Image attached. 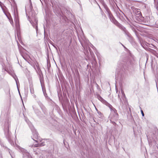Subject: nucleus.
<instances>
[{"instance_id":"nucleus-1","label":"nucleus","mask_w":158,"mask_h":158,"mask_svg":"<svg viewBox=\"0 0 158 158\" xmlns=\"http://www.w3.org/2000/svg\"><path fill=\"white\" fill-rule=\"evenodd\" d=\"M97 96L99 100L110 109L111 113L109 116L110 121L113 124L116 125V123L115 121L117 120L118 119V115L117 110L110 104L102 98L99 95H97Z\"/></svg>"},{"instance_id":"nucleus-2","label":"nucleus","mask_w":158,"mask_h":158,"mask_svg":"<svg viewBox=\"0 0 158 158\" xmlns=\"http://www.w3.org/2000/svg\"><path fill=\"white\" fill-rule=\"evenodd\" d=\"M135 64V60L133 58H131L123 63V66L124 69L131 72L134 70Z\"/></svg>"},{"instance_id":"nucleus-3","label":"nucleus","mask_w":158,"mask_h":158,"mask_svg":"<svg viewBox=\"0 0 158 158\" xmlns=\"http://www.w3.org/2000/svg\"><path fill=\"white\" fill-rule=\"evenodd\" d=\"M151 134V136L148 137V136L147 135L149 145L151 146L156 145V143L155 139H158V130L154 131Z\"/></svg>"},{"instance_id":"nucleus-4","label":"nucleus","mask_w":158,"mask_h":158,"mask_svg":"<svg viewBox=\"0 0 158 158\" xmlns=\"http://www.w3.org/2000/svg\"><path fill=\"white\" fill-rule=\"evenodd\" d=\"M28 124H29V126L31 128V130L32 131V132L33 134V137L32 136L31 137L32 139H33V140L35 141L36 143H39L38 140H35L34 139V138H35L36 139H38V133L35 130L34 127L32 125H31V124L30 123H28Z\"/></svg>"},{"instance_id":"nucleus-5","label":"nucleus","mask_w":158,"mask_h":158,"mask_svg":"<svg viewBox=\"0 0 158 158\" xmlns=\"http://www.w3.org/2000/svg\"><path fill=\"white\" fill-rule=\"evenodd\" d=\"M119 27L123 30L124 32V33L128 37L130 38L131 37V34L129 33L128 31L126 30V28L123 26L122 25L119 24L118 25Z\"/></svg>"},{"instance_id":"nucleus-6","label":"nucleus","mask_w":158,"mask_h":158,"mask_svg":"<svg viewBox=\"0 0 158 158\" xmlns=\"http://www.w3.org/2000/svg\"><path fill=\"white\" fill-rule=\"evenodd\" d=\"M103 6L106 10V12L108 14L109 17L110 19V20H111L113 16L109 9L108 7L105 4H103Z\"/></svg>"},{"instance_id":"nucleus-7","label":"nucleus","mask_w":158,"mask_h":158,"mask_svg":"<svg viewBox=\"0 0 158 158\" xmlns=\"http://www.w3.org/2000/svg\"><path fill=\"white\" fill-rule=\"evenodd\" d=\"M30 22L33 27L35 28L36 29V31H38V27H37V22L38 21L37 19L35 18L34 19V22L32 20L30 21Z\"/></svg>"},{"instance_id":"nucleus-8","label":"nucleus","mask_w":158,"mask_h":158,"mask_svg":"<svg viewBox=\"0 0 158 158\" xmlns=\"http://www.w3.org/2000/svg\"><path fill=\"white\" fill-rule=\"evenodd\" d=\"M16 15L14 16V18L15 19V25L16 26L17 30H19V20L18 18L17 17Z\"/></svg>"},{"instance_id":"nucleus-9","label":"nucleus","mask_w":158,"mask_h":158,"mask_svg":"<svg viewBox=\"0 0 158 158\" xmlns=\"http://www.w3.org/2000/svg\"><path fill=\"white\" fill-rule=\"evenodd\" d=\"M5 134L7 139L11 137V133L9 131V128L6 129L5 130Z\"/></svg>"},{"instance_id":"nucleus-10","label":"nucleus","mask_w":158,"mask_h":158,"mask_svg":"<svg viewBox=\"0 0 158 158\" xmlns=\"http://www.w3.org/2000/svg\"><path fill=\"white\" fill-rule=\"evenodd\" d=\"M18 148L23 153L26 154V155L28 156L29 158H30L31 157V155H30L29 153L28 152H27L26 150H25L24 149L21 148L19 146L18 147Z\"/></svg>"},{"instance_id":"nucleus-11","label":"nucleus","mask_w":158,"mask_h":158,"mask_svg":"<svg viewBox=\"0 0 158 158\" xmlns=\"http://www.w3.org/2000/svg\"><path fill=\"white\" fill-rule=\"evenodd\" d=\"M135 13L137 15H139V16L141 15V13L139 10H138V9H135Z\"/></svg>"},{"instance_id":"nucleus-12","label":"nucleus","mask_w":158,"mask_h":158,"mask_svg":"<svg viewBox=\"0 0 158 158\" xmlns=\"http://www.w3.org/2000/svg\"><path fill=\"white\" fill-rule=\"evenodd\" d=\"M43 144V143H40V144L39 143L38 144H35L33 145H32V147H37L38 146H44V144Z\"/></svg>"},{"instance_id":"nucleus-13","label":"nucleus","mask_w":158,"mask_h":158,"mask_svg":"<svg viewBox=\"0 0 158 158\" xmlns=\"http://www.w3.org/2000/svg\"><path fill=\"white\" fill-rule=\"evenodd\" d=\"M5 13V15H6V17L8 18L9 19V20H10V23H11V24L12 25H14V23H13V21L12 20H10V17L8 15H7L5 12H4Z\"/></svg>"},{"instance_id":"nucleus-14","label":"nucleus","mask_w":158,"mask_h":158,"mask_svg":"<svg viewBox=\"0 0 158 158\" xmlns=\"http://www.w3.org/2000/svg\"><path fill=\"white\" fill-rule=\"evenodd\" d=\"M7 139L8 141H9V143L12 145H14V142L12 140L11 137L10 138H8Z\"/></svg>"},{"instance_id":"nucleus-15","label":"nucleus","mask_w":158,"mask_h":158,"mask_svg":"<svg viewBox=\"0 0 158 158\" xmlns=\"http://www.w3.org/2000/svg\"><path fill=\"white\" fill-rule=\"evenodd\" d=\"M7 139L8 141H9V143L12 145H14V142L12 140L11 137L10 138H8Z\"/></svg>"},{"instance_id":"nucleus-16","label":"nucleus","mask_w":158,"mask_h":158,"mask_svg":"<svg viewBox=\"0 0 158 158\" xmlns=\"http://www.w3.org/2000/svg\"><path fill=\"white\" fill-rule=\"evenodd\" d=\"M30 90L31 93L32 94H33L34 93V88L32 86H30Z\"/></svg>"},{"instance_id":"nucleus-17","label":"nucleus","mask_w":158,"mask_h":158,"mask_svg":"<svg viewBox=\"0 0 158 158\" xmlns=\"http://www.w3.org/2000/svg\"><path fill=\"white\" fill-rule=\"evenodd\" d=\"M40 106L41 107L42 109L44 111V112H45L46 111V109L41 103H40Z\"/></svg>"},{"instance_id":"nucleus-18","label":"nucleus","mask_w":158,"mask_h":158,"mask_svg":"<svg viewBox=\"0 0 158 158\" xmlns=\"http://www.w3.org/2000/svg\"><path fill=\"white\" fill-rule=\"evenodd\" d=\"M121 93L123 95V97H122V98L123 100H124L125 99L126 97L125 94L124 93L123 91V90L121 91Z\"/></svg>"},{"instance_id":"nucleus-19","label":"nucleus","mask_w":158,"mask_h":158,"mask_svg":"<svg viewBox=\"0 0 158 158\" xmlns=\"http://www.w3.org/2000/svg\"><path fill=\"white\" fill-rule=\"evenodd\" d=\"M98 115L99 116L100 118L102 117V113L98 110Z\"/></svg>"},{"instance_id":"nucleus-20","label":"nucleus","mask_w":158,"mask_h":158,"mask_svg":"<svg viewBox=\"0 0 158 158\" xmlns=\"http://www.w3.org/2000/svg\"><path fill=\"white\" fill-rule=\"evenodd\" d=\"M118 98L119 99V100H120V102H122V103H123V101H122V99L120 98V96H119V94H118Z\"/></svg>"},{"instance_id":"nucleus-21","label":"nucleus","mask_w":158,"mask_h":158,"mask_svg":"<svg viewBox=\"0 0 158 158\" xmlns=\"http://www.w3.org/2000/svg\"><path fill=\"white\" fill-rule=\"evenodd\" d=\"M141 113L142 116H144V114L143 112V111L142 110H141Z\"/></svg>"},{"instance_id":"nucleus-22","label":"nucleus","mask_w":158,"mask_h":158,"mask_svg":"<svg viewBox=\"0 0 158 158\" xmlns=\"http://www.w3.org/2000/svg\"><path fill=\"white\" fill-rule=\"evenodd\" d=\"M53 47H54V48L56 49V50H57V48H56V46H54V45H53Z\"/></svg>"},{"instance_id":"nucleus-23","label":"nucleus","mask_w":158,"mask_h":158,"mask_svg":"<svg viewBox=\"0 0 158 158\" xmlns=\"http://www.w3.org/2000/svg\"><path fill=\"white\" fill-rule=\"evenodd\" d=\"M23 56V58L25 60H26V58H25L24 56Z\"/></svg>"},{"instance_id":"nucleus-24","label":"nucleus","mask_w":158,"mask_h":158,"mask_svg":"<svg viewBox=\"0 0 158 158\" xmlns=\"http://www.w3.org/2000/svg\"><path fill=\"white\" fill-rule=\"evenodd\" d=\"M15 80L16 81V83L17 84V80H16V78H15Z\"/></svg>"},{"instance_id":"nucleus-25","label":"nucleus","mask_w":158,"mask_h":158,"mask_svg":"<svg viewBox=\"0 0 158 158\" xmlns=\"http://www.w3.org/2000/svg\"><path fill=\"white\" fill-rule=\"evenodd\" d=\"M97 4H98V3H97ZM98 4V6H99V8H100V9H101V7H100V6H99V5Z\"/></svg>"},{"instance_id":"nucleus-26","label":"nucleus","mask_w":158,"mask_h":158,"mask_svg":"<svg viewBox=\"0 0 158 158\" xmlns=\"http://www.w3.org/2000/svg\"><path fill=\"white\" fill-rule=\"evenodd\" d=\"M95 109H96V110L97 111V112H98V109L96 108H95Z\"/></svg>"},{"instance_id":"nucleus-27","label":"nucleus","mask_w":158,"mask_h":158,"mask_svg":"<svg viewBox=\"0 0 158 158\" xmlns=\"http://www.w3.org/2000/svg\"><path fill=\"white\" fill-rule=\"evenodd\" d=\"M2 4V3L0 2V5H1V4Z\"/></svg>"},{"instance_id":"nucleus-28","label":"nucleus","mask_w":158,"mask_h":158,"mask_svg":"<svg viewBox=\"0 0 158 158\" xmlns=\"http://www.w3.org/2000/svg\"><path fill=\"white\" fill-rule=\"evenodd\" d=\"M40 82H41V79H40Z\"/></svg>"},{"instance_id":"nucleus-29","label":"nucleus","mask_w":158,"mask_h":158,"mask_svg":"<svg viewBox=\"0 0 158 158\" xmlns=\"http://www.w3.org/2000/svg\"><path fill=\"white\" fill-rule=\"evenodd\" d=\"M97 3V2L95 0H94Z\"/></svg>"},{"instance_id":"nucleus-30","label":"nucleus","mask_w":158,"mask_h":158,"mask_svg":"<svg viewBox=\"0 0 158 158\" xmlns=\"http://www.w3.org/2000/svg\"><path fill=\"white\" fill-rule=\"evenodd\" d=\"M148 57L147 58V60H148Z\"/></svg>"}]
</instances>
